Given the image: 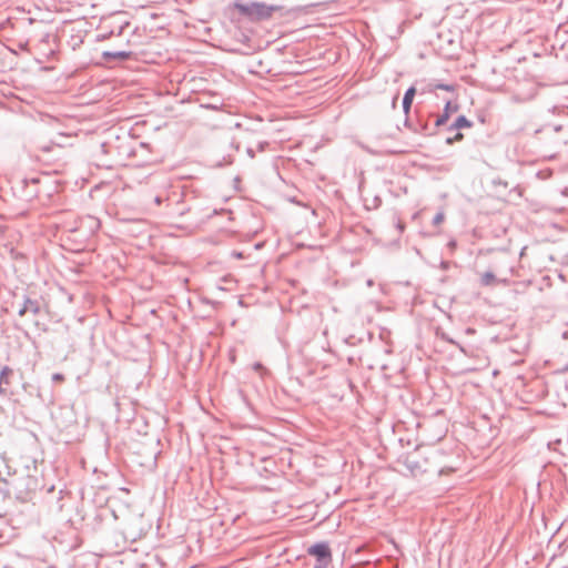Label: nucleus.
<instances>
[{
  "instance_id": "obj_2",
  "label": "nucleus",
  "mask_w": 568,
  "mask_h": 568,
  "mask_svg": "<svg viewBox=\"0 0 568 568\" xmlns=\"http://www.w3.org/2000/svg\"><path fill=\"white\" fill-rule=\"evenodd\" d=\"M307 552L312 556H315L318 561L324 560L325 561L324 566H327V564L332 559L331 549L326 542H317V544L312 545L308 548Z\"/></svg>"
},
{
  "instance_id": "obj_11",
  "label": "nucleus",
  "mask_w": 568,
  "mask_h": 568,
  "mask_svg": "<svg viewBox=\"0 0 568 568\" xmlns=\"http://www.w3.org/2000/svg\"><path fill=\"white\" fill-rule=\"evenodd\" d=\"M27 488L29 491H33L38 488V481L37 479L32 478V477H27Z\"/></svg>"
},
{
  "instance_id": "obj_20",
  "label": "nucleus",
  "mask_w": 568,
  "mask_h": 568,
  "mask_svg": "<svg viewBox=\"0 0 568 568\" xmlns=\"http://www.w3.org/2000/svg\"><path fill=\"white\" fill-rule=\"evenodd\" d=\"M314 568H326V566L318 565V566H315Z\"/></svg>"
},
{
  "instance_id": "obj_6",
  "label": "nucleus",
  "mask_w": 568,
  "mask_h": 568,
  "mask_svg": "<svg viewBox=\"0 0 568 568\" xmlns=\"http://www.w3.org/2000/svg\"><path fill=\"white\" fill-rule=\"evenodd\" d=\"M415 93H416L415 88L410 87V88H408L406 90V92L404 94V98H403V110H404L405 114H408V112L410 110V106H412Z\"/></svg>"
},
{
  "instance_id": "obj_22",
  "label": "nucleus",
  "mask_w": 568,
  "mask_h": 568,
  "mask_svg": "<svg viewBox=\"0 0 568 568\" xmlns=\"http://www.w3.org/2000/svg\"><path fill=\"white\" fill-rule=\"evenodd\" d=\"M447 341H448L449 343H452V344H455V342H454L453 339L447 338Z\"/></svg>"
},
{
  "instance_id": "obj_18",
  "label": "nucleus",
  "mask_w": 568,
  "mask_h": 568,
  "mask_svg": "<svg viewBox=\"0 0 568 568\" xmlns=\"http://www.w3.org/2000/svg\"><path fill=\"white\" fill-rule=\"evenodd\" d=\"M162 202H163V199H162L161 196H155V197H154V203H155L156 205H160Z\"/></svg>"
},
{
  "instance_id": "obj_7",
  "label": "nucleus",
  "mask_w": 568,
  "mask_h": 568,
  "mask_svg": "<svg viewBox=\"0 0 568 568\" xmlns=\"http://www.w3.org/2000/svg\"><path fill=\"white\" fill-rule=\"evenodd\" d=\"M473 123L465 116L459 115L453 124L448 128L449 131H456L465 128H470Z\"/></svg>"
},
{
  "instance_id": "obj_4",
  "label": "nucleus",
  "mask_w": 568,
  "mask_h": 568,
  "mask_svg": "<svg viewBox=\"0 0 568 568\" xmlns=\"http://www.w3.org/2000/svg\"><path fill=\"white\" fill-rule=\"evenodd\" d=\"M40 303L38 300H32L30 297H24L22 306L19 308L18 314L20 316H24L28 313L32 315H38L40 313Z\"/></svg>"
},
{
  "instance_id": "obj_8",
  "label": "nucleus",
  "mask_w": 568,
  "mask_h": 568,
  "mask_svg": "<svg viewBox=\"0 0 568 568\" xmlns=\"http://www.w3.org/2000/svg\"><path fill=\"white\" fill-rule=\"evenodd\" d=\"M495 281H496V277H495L494 273H491V272H485L480 278L481 284L485 286L493 285L495 283Z\"/></svg>"
},
{
  "instance_id": "obj_21",
  "label": "nucleus",
  "mask_w": 568,
  "mask_h": 568,
  "mask_svg": "<svg viewBox=\"0 0 568 568\" xmlns=\"http://www.w3.org/2000/svg\"><path fill=\"white\" fill-rule=\"evenodd\" d=\"M564 338H568V333H564Z\"/></svg>"
},
{
  "instance_id": "obj_14",
  "label": "nucleus",
  "mask_w": 568,
  "mask_h": 568,
  "mask_svg": "<svg viewBox=\"0 0 568 568\" xmlns=\"http://www.w3.org/2000/svg\"><path fill=\"white\" fill-rule=\"evenodd\" d=\"M436 88L440 89V90H445V91H453L454 90L453 85L444 84V83L437 84Z\"/></svg>"
},
{
  "instance_id": "obj_23",
  "label": "nucleus",
  "mask_w": 568,
  "mask_h": 568,
  "mask_svg": "<svg viewBox=\"0 0 568 568\" xmlns=\"http://www.w3.org/2000/svg\"><path fill=\"white\" fill-rule=\"evenodd\" d=\"M54 489V486H51V488L48 489V491H52Z\"/></svg>"
},
{
  "instance_id": "obj_17",
  "label": "nucleus",
  "mask_w": 568,
  "mask_h": 568,
  "mask_svg": "<svg viewBox=\"0 0 568 568\" xmlns=\"http://www.w3.org/2000/svg\"><path fill=\"white\" fill-rule=\"evenodd\" d=\"M246 153H247V155H248L251 159H253V158L255 156V152H254V150H253V149H251V148H248V149L246 150Z\"/></svg>"
},
{
  "instance_id": "obj_13",
  "label": "nucleus",
  "mask_w": 568,
  "mask_h": 568,
  "mask_svg": "<svg viewBox=\"0 0 568 568\" xmlns=\"http://www.w3.org/2000/svg\"><path fill=\"white\" fill-rule=\"evenodd\" d=\"M464 138V135L460 132H457L454 136L447 138L446 143L453 144L455 141H460Z\"/></svg>"
},
{
  "instance_id": "obj_15",
  "label": "nucleus",
  "mask_w": 568,
  "mask_h": 568,
  "mask_svg": "<svg viewBox=\"0 0 568 568\" xmlns=\"http://www.w3.org/2000/svg\"><path fill=\"white\" fill-rule=\"evenodd\" d=\"M52 381L57 382V383L63 382L64 381V376L62 374H60V373H54L52 375Z\"/></svg>"
},
{
  "instance_id": "obj_9",
  "label": "nucleus",
  "mask_w": 568,
  "mask_h": 568,
  "mask_svg": "<svg viewBox=\"0 0 568 568\" xmlns=\"http://www.w3.org/2000/svg\"><path fill=\"white\" fill-rule=\"evenodd\" d=\"M105 55L112 57V58H115V59H120V60H125V59H128L130 57V52L116 51V52H112V53H105Z\"/></svg>"
},
{
  "instance_id": "obj_12",
  "label": "nucleus",
  "mask_w": 568,
  "mask_h": 568,
  "mask_svg": "<svg viewBox=\"0 0 568 568\" xmlns=\"http://www.w3.org/2000/svg\"><path fill=\"white\" fill-rule=\"evenodd\" d=\"M444 219H445L444 213H443V212H438V213L434 216V219H433V224H434V225H439V224H442V223H443Z\"/></svg>"
},
{
  "instance_id": "obj_5",
  "label": "nucleus",
  "mask_w": 568,
  "mask_h": 568,
  "mask_svg": "<svg viewBox=\"0 0 568 568\" xmlns=\"http://www.w3.org/2000/svg\"><path fill=\"white\" fill-rule=\"evenodd\" d=\"M458 109L457 105H453L450 101H447L444 108V111L442 114H439L435 121V126H442L444 125L450 115V112H456Z\"/></svg>"
},
{
  "instance_id": "obj_16",
  "label": "nucleus",
  "mask_w": 568,
  "mask_h": 568,
  "mask_svg": "<svg viewBox=\"0 0 568 568\" xmlns=\"http://www.w3.org/2000/svg\"><path fill=\"white\" fill-rule=\"evenodd\" d=\"M232 256H234L235 258H243V253L242 252H239V251H233L232 252Z\"/></svg>"
},
{
  "instance_id": "obj_1",
  "label": "nucleus",
  "mask_w": 568,
  "mask_h": 568,
  "mask_svg": "<svg viewBox=\"0 0 568 568\" xmlns=\"http://www.w3.org/2000/svg\"><path fill=\"white\" fill-rule=\"evenodd\" d=\"M233 7L244 17L252 21L268 20L274 12L282 10L281 6L266 4L264 2L252 1L250 3H242L235 1Z\"/></svg>"
},
{
  "instance_id": "obj_10",
  "label": "nucleus",
  "mask_w": 568,
  "mask_h": 568,
  "mask_svg": "<svg viewBox=\"0 0 568 568\" xmlns=\"http://www.w3.org/2000/svg\"><path fill=\"white\" fill-rule=\"evenodd\" d=\"M252 367L260 374L261 377H264L268 374L267 368H265L260 362L254 363Z\"/></svg>"
},
{
  "instance_id": "obj_3",
  "label": "nucleus",
  "mask_w": 568,
  "mask_h": 568,
  "mask_svg": "<svg viewBox=\"0 0 568 568\" xmlns=\"http://www.w3.org/2000/svg\"><path fill=\"white\" fill-rule=\"evenodd\" d=\"M14 375V372L9 366H3L0 371V395L3 397L10 396L12 393L10 390L11 379Z\"/></svg>"
},
{
  "instance_id": "obj_19",
  "label": "nucleus",
  "mask_w": 568,
  "mask_h": 568,
  "mask_svg": "<svg viewBox=\"0 0 568 568\" xmlns=\"http://www.w3.org/2000/svg\"><path fill=\"white\" fill-rule=\"evenodd\" d=\"M266 145H267V143L263 142V143H260L258 148L261 151H263Z\"/></svg>"
}]
</instances>
